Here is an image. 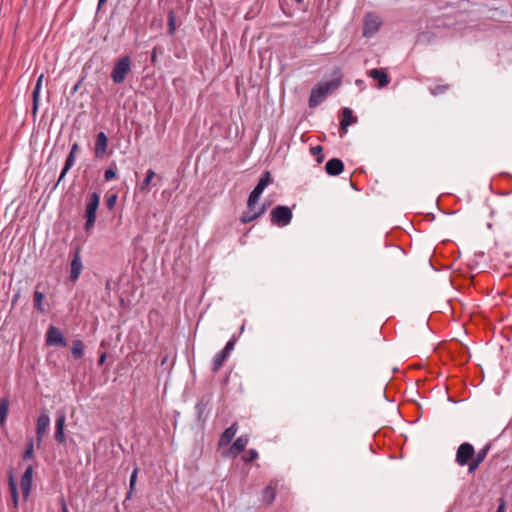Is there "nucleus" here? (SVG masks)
Instances as JSON below:
<instances>
[{"label":"nucleus","mask_w":512,"mask_h":512,"mask_svg":"<svg viewBox=\"0 0 512 512\" xmlns=\"http://www.w3.org/2000/svg\"><path fill=\"white\" fill-rule=\"evenodd\" d=\"M334 79L328 82L317 83L310 92L308 105L310 108L320 105L332 90L338 89L342 84L343 73L340 67H335L333 70Z\"/></svg>","instance_id":"f257e3e1"},{"label":"nucleus","mask_w":512,"mask_h":512,"mask_svg":"<svg viewBox=\"0 0 512 512\" xmlns=\"http://www.w3.org/2000/svg\"><path fill=\"white\" fill-rule=\"evenodd\" d=\"M131 71V58L128 55L117 60L111 72V79L115 84L124 82L127 74Z\"/></svg>","instance_id":"f03ea898"},{"label":"nucleus","mask_w":512,"mask_h":512,"mask_svg":"<svg viewBox=\"0 0 512 512\" xmlns=\"http://www.w3.org/2000/svg\"><path fill=\"white\" fill-rule=\"evenodd\" d=\"M293 217L292 210L285 205H277L270 212V221L278 227L287 226Z\"/></svg>","instance_id":"7ed1b4c3"},{"label":"nucleus","mask_w":512,"mask_h":512,"mask_svg":"<svg viewBox=\"0 0 512 512\" xmlns=\"http://www.w3.org/2000/svg\"><path fill=\"white\" fill-rule=\"evenodd\" d=\"M474 455V446L469 442H464L457 448L455 461L459 466L464 467L472 460Z\"/></svg>","instance_id":"20e7f679"},{"label":"nucleus","mask_w":512,"mask_h":512,"mask_svg":"<svg viewBox=\"0 0 512 512\" xmlns=\"http://www.w3.org/2000/svg\"><path fill=\"white\" fill-rule=\"evenodd\" d=\"M382 20L379 16L373 13H367L363 20V36L372 37L380 29Z\"/></svg>","instance_id":"39448f33"},{"label":"nucleus","mask_w":512,"mask_h":512,"mask_svg":"<svg viewBox=\"0 0 512 512\" xmlns=\"http://www.w3.org/2000/svg\"><path fill=\"white\" fill-rule=\"evenodd\" d=\"M211 399H212L211 394L203 395L195 405L197 421L199 423H201L202 425H204L206 423L207 416H208L207 412H208V409H209V406L211 403Z\"/></svg>","instance_id":"423d86ee"},{"label":"nucleus","mask_w":512,"mask_h":512,"mask_svg":"<svg viewBox=\"0 0 512 512\" xmlns=\"http://www.w3.org/2000/svg\"><path fill=\"white\" fill-rule=\"evenodd\" d=\"M47 345L52 346H66L67 343L65 341L64 336L62 335L61 331L56 328L55 326H50L47 331V338H46Z\"/></svg>","instance_id":"0eeeda50"},{"label":"nucleus","mask_w":512,"mask_h":512,"mask_svg":"<svg viewBox=\"0 0 512 512\" xmlns=\"http://www.w3.org/2000/svg\"><path fill=\"white\" fill-rule=\"evenodd\" d=\"M95 212H96V192H93L90 195V200L87 205V209H86V213H85V216L87 218L86 224H85L86 231L91 230L94 225Z\"/></svg>","instance_id":"6e6552de"},{"label":"nucleus","mask_w":512,"mask_h":512,"mask_svg":"<svg viewBox=\"0 0 512 512\" xmlns=\"http://www.w3.org/2000/svg\"><path fill=\"white\" fill-rule=\"evenodd\" d=\"M32 477H33V467L30 465L25 470V472L21 478V481H20V486H21V490H22L24 499H26L30 494L31 487H32Z\"/></svg>","instance_id":"1a4fd4ad"},{"label":"nucleus","mask_w":512,"mask_h":512,"mask_svg":"<svg viewBox=\"0 0 512 512\" xmlns=\"http://www.w3.org/2000/svg\"><path fill=\"white\" fill-rule=\"evenodd\" d=\"M344 162L339 158H332L325 164V171L329 176H338L344 171Z\"/></svg>","instance_id":"9d476101"},{"label":"nucleus","mask_w":512,"mask_h":512,"mask_svg":"<svg viewBox=\"0 0 512 512\" xmlns=\"http://www.w3.org/2000/svg\"><path fill=\"white\" fill-rule=\"evenodd\" d=\"M118 494V487L116 483H112L106 487L105 496L102 502H106L107 506H111L112 509L116 510L118 503L116 502V496Z\"/></svg>","instance_id":"9b49d317"},{"label":"nucleus","mask_w":512,"mask_h":512,"mask_svg":"<svg viewBox=\"0 0 512 512\" xmlns=\"http://www.w3.org/2000/svg\"><path fill=\"white\" fill-rule=\"evenodd\" d=\"M237 430H238L237 422H234L233 424H231V426L226 428L220 435L218 446L222 447V446L229 445L231 443V441L233 440V438L235 437Z\"/></svg>","instance_id":"f8f14e48"},{"label":"nucleus","mask_w":512,"mask_h":512,"mask_svg":"<svg viewBox=\"0 0 512 512\" xmlns=\"http://www.w3.org/2000/svg\"><path fill=\"white\" fill-rule=\"evenodd\" d=\"M249 442L248 435L239 436L231 445L229 451L226 455L237 456L239 453L243 452Z\"/></svg>","instance_id":"ddd939ff"},{"label":"nucleus","mask_w":512,"mask_h":512,"mask_svg":"<svg viewBox=\"0 0 512 512\" xmlns=\"http://www.w3.org/2000/svg\"><path fill=\"white\" fill-rule=\"evenodd\" d=\"M277 482L271 480L270 483L262 491V502L271 505L276 497Z\"/></svg>","instance_id":"4468645a"},{"label":"nucleus","mask_w":512,"mask_h":512,"mask_svg":"<svg viewBox=\"0 0 512 512\" xmlns=\"http://www.w3.org/2000/svg\"><path fill=\"white\" fill-rule=\"evenodd\" d=\"M368 74L371 78L378 81L380 88L386 87L390 83V77L383 69L374 68L371 69Z\"/></svg>","instance_id":"2eb2a0df"},{"label":"nucleus","mask_w":512,"mask_h":512,"mask_svg":"<svg viewBox=\"0 0 512 512\" xmlns=\"http://www.w3.org/2000/svg\"><path fill=\"white\" fill-rule=\"evenodd\" d=\"M49 426V417L47 414H41L37 420L36 434L40 443Z\"/></svg>","instance_id":"dca6fc26"},{"label":"nucleus","mask_w":512,"mask_h":512,"mask_svg":"<svg viewBox=\"0 0 512 512\" xmlns=\"http://www.w3.org/2000/svg\"><path fill=\"white\" fill-rule=\"evenodd\" d=\"M82 271V264L79 257V249L76 251L74 258L71 261L70 280L75 282Z\"/></svg>","instance_id":"f3484780"},{"label":"nucleus","mask_w":512,"mask_h":512,"mask_svg":"<svg viewBox=\"0 0 512 512\" xmlns=\"http://www.w3.org/2000/svg\"><path fill=\"white\" fill-rule=\"evenodd\" d=\"M43 80H44V74H41V75L38 77V79H37L36 86H35L34 91H33V94H32V97H33L32 114H33V115H36V113H37V111H38V106H39V91H40V89H41V86H42Z\"/></svg>","instance_id":"a211bd4d"},{"label":"nucleus","mask_w":512,"mask_h":512,"mask_svg":"<svg viewBox=\"0 0 512 512\" xmlns=\"http://www.w3.org/2000/svg\"><path fill=\"white\" fill-rule=\"evenodd\" d=\"M273 183V177L271 175L270 171H265L262 176L260 177L258 183L254 187L255 190L263 193L265 188Z\"/></svg>","instance_id":"6ab92c4d"},{"label":"nucleus","mask_w":512,"mask_h":512,"mask_svg":"<svg viewBox=\"0 0 512 512\" xmlns=\"http://www.w3.org/2000/svg\"><path fill=\"white\" fill-rule=\"evenodd\" d=\"M341 114H342V118L340 120V123H342V124L350 126V125L357 123V121H358V118L353 115V111L348 107H344L341 110Z\"/></svg>","instance_id":"aec40b11"},{"label":"nucleus","mask_w":512,"mask_h":512,"mask_svg":"<svg viewBox=\"0 0 512 512\" xmlns=\"http://www.w3.org/2000/svg\"><path fill=\"white\" fill-rule=\"evenodd\" d=\"M64 423H65V416L60 415L56 421V431H55V439L59 443H64V441H65Z\"/></svg>","instance_id":"412c9836"},{"label":"nucleus","mask_w":512,"mask_h":512,"mask_svg":"<svg viewBox=\"0 0 512 512\" xmlns=\"http://www.w3.org/2000/svg\"><path fill=\"white\" fill-rule=\"evenodd\" d=\"M229 357V354L226 353V351L221 350L218 352L213 359L212 363V371L215 373L220 370V368L223 366L224 362Z\"/></svg>","instance_id":"4be33fe9"},{"label":"nucleus","mask_w":512,"mask_h":512,"mask_svg":"<svg viewBox=\"0 0 512 512\" xmlns=\"http://www.w3.org/2000/svg\"><path fill=\"white\" fill-rule=\"evenodd\" d=\"M138 471L139 469L137 467L134 468V470L132 471L131 475H130V479H129V491L126 495V499L124 500L123 504L125 505L126 501L131 499L132 497V494L135 490V486H136V482H137V476H138Z\"/></svg>","instance_id":"5701e85b"},{"label":"nucleus","mask_w":512,"mask_h":512,"mask_svg":"<svg viewBox=\"0 0 512 512\" xmlns=\"http://www.w3.org/2000/svg\"><path fill=\"white\" fill-rule=\"evenodd\" d=\"M9 400L7 398L0 399V426H4L9 411Z\"/></svg>","instance_id":"b1692460"},{"label":"nucleus","mask_w":512,"mask_h":512,"mask_svg":"<svg viewBox=\"0 0 512 512\" xmlns=\"http://www.w3.org/2000/svg\"><path fill=\"white\" fill-rule=\"evenodd\" d=\"M259 218V214L255 213L254 209L247 208V211H244L240 217V222L242 224H248L253 222Z\"/></svg>","instance_id":"393cba45"},{"label":"nucleus","mask_w":512,"mask_h":512,"mask_svg":"<svg viewBox=\"0 0 512 512\" xmlns=\"http://www.w3.org/2000/svg\"><path fill=\"white\" fill-rule=\"evenodd\" d=\"M155 175H156V173L154 172V170L149 169L147 171L146 176L139 188L141 192H149L150 191V184H151L152 179L155 177Z\"/></svg>","instance_id":"a878e982"},{"label":"nucleus","mask_w":512,"mask_h":512,"mask_svg":"<svg viewBox=\"0 0 512 512\" xmlns=\"http://www.w3.org/2000/svg\"><path fill=\"white\" fill-rule=\"evenodd\" d=\"M9 488L10 493L13 499V506L14 508H17L18 506V492H17V484L15 482V479L12 474L9 476Z\"/></svg>","instance_id":"bb28decb"},{"label":"nucleus","mask_w":512,"mask_h":512,"mask_svg":"<svg viewBox=\"0 0 512 512\" xmlns=\"http://www.w3.org/2000/svg\"><path fill=\"white\" fill-rule=\"evenodd\" d=\"M108 138L104 132H98V157L107 150Z\"/></svg>","instance_id":"cd10ccee"},{"label":"nucleus","mask_w":512,"mask_h":512,"mask_svg":"<svg viewBox=\"0 0 512 512\" xmlns=\"http://www.w3.org/2000/svg\"><path fill=\"white\" fill-rule=\"evenodd\" d=\"M168 18V29L167 32L170 36H173L176 31V17L173 10H170L167 15Z\"/></svg>","instance_id":"c85d7f7f"},{"label":"nucleus","mask_w":512,"mask_h":512,"mask_svg":"<svg viewBox=\"0 0 512 512\" xmlns=\"http://www.w3.org/2000/svg\"><path fill=\"white\" fill-rule=\"evenodd\" d=\"M261 194H262L261 192L253 189L248 196L247 208L255 209V206H256L257 202L259 201Z\"/></svg>","instance_id":"c756f323"},{"label":"nucleus","mask_w":512,"mask_h":512,"mask_svg":"<svg viewBox=\"0 0 512 512\" xmlns=\"http://www.w3.org/2000/svg\"><path fill=\"white\" fill-rule=\"evenodd\" d=\"M33 299H34V307L39 312L43 313L44 312V308H43L42 302H43V299H44V294L42 292L36 290L34 292Z\"/></svg>","instance_id":"7c9ffc66"},{"label":"nucleus","mask_w":512,"mask_h":512,"mask_svg":"<svg viewBox=\"0 0 512 512\" xmlns=\"http://www.w3.org/2000/svg\"><path fill=\"white\" fill-rule=\"evenodd\" d=\"M491 447H492V444L491 443H487L478 452L475 451L474 457H476L478 460L484 462V460L486 459V457H487Z\"/></svg>","instance_id":"2f4dec72"},{"label":"nucleus","mask_w":512,"mask_h":512,"mask_svg":"<svg viewBox=\"0 0 512 512\" xmlns=\"http://www.w3.org/2000/svg\"><path fill=\"white\" fill-rule=\"evenodd\" d=\"M33 457H34V442H33V439H30L26 443V448L23 453V459L27 460V459H32Z\"/></svg>","instance_id":"473e14b6"},{"label":"nucleus","mask_w":512,"mask_h":512,"mask_svg":"<svg viewBox=\"0 0 512 512\" xmlns=\"http://www.w3.org/2000/svg\"><path fill=\"white\" fill-rule=\"evenodd\" d=\"M72 354L75 358H80L83 355V344L80 340L73 342Z\"/></svg>","instance_id":"72a5a7b5"},{"label":"nucleus","mask_w":512,"mask_h":512,"mask_svg":"<svg viewBox=\"0 0 512 512\" xmlns=\"http://www.w3.org/2000/svg\"><path fill=\"white\" fill-rule=\"evenodd\" d=\"M322 152H323V147L321 145H317V146H314L311 148V153H312V155L316 156V162L318 164L322 163L324 160V155Z\"/></svg>","instance_id":"f704fd0d"},{"label":"nucleus","mask_w":512,"mask_h":512,"mask_svg":"<svg viewBox=\"0 0 512 512\" xmlns=\"http://www.w3.org/2000/svg\"><path fill=\"white\" fill-rule=\"evenodd\" d=\"M258 452L255 449H250L242 456V460L245 463H251L258 458Z\"/></svg>","instance_id":"c9c22d12"},{"label":"nucleus","mask_w":512,"mask_h":512,"mask_svg":"<svg viewBox=\"0 0 512 512\" xmlns=\"http://www.w3.org/2000/svg\"><path fill=\"white\" fill-rule=\"evenodd\" d=\"M74 156L73 153H70L66 159V162H65V166H64V169L59 177V181H61L63 179V177L65 176L66 172L70 169V167L73 165L74 163Z\"/></svg>","instance_id":"e433bc0d"},{"label":"nucleus","mask_w":512,"mask_h":512,"mask_svg":"<svg viewBox=\"0 0 512 512\" xmlns=\"http://www.w3.org/2000/svg\"><path fill=\"white\" fill-rule=\"evenodd\" d=\"M449 89V85H436L434 87L429 88V91L432 95H440L445 93Z\"/></svg>","instance_id":"4c0bfd02"},{"label":"nucleus","mask_w":512,"mask_h":512,"mask_svg":"<svg viewBox=\"0 0 512 512\" xmlns=\"http://www.w3.org/2000/svg\"><path fill=\"white\" fill-rule=\"evenodd\" d=\"M237 342L236 335H233L231 339L226 343L225 347L222 349L223 351H226L230 355L231 351L234 349L235 344Z\"/></svg>","instance_id":"58836bf2"},{"label":"nucleus","mask_w":512,"mask_h":512,"mask_svg":"<svg viewBox=\"0 0 512 512\" xmlns=\"http://www.w3.org/2000/svg\"><path fill=\"white\" fill-rule=\"evenodd\" d=\"M116 201H117V194L116 193H112V194L108 195L107 199H106V206H107V208L109 210H113V208L115 207Z\"/></svg>","instance_id":"ea45409f"},{"label":"nucleus","mask_w":512,"mask_h":512,"mask_svg":"<svg viewBox=\"0 0 512 512\" xmlns=\"http://www.w3.org/2000/svg\"><path fill=\"white\" fill-rule=\"evenodd\" d=\"M104 177L106 181H110L116 177V170L112 167L106 169L104 173Z\"/></svg>","instance_id":"a19ab883"},{"label":"nucleus","mask_w":512,"mask_h":512,"mask_svg":"<svg viewBox=\"0 0 512 512\" xmlns=\"http://www.w3.org/2000/svg\"><path fill=\"white\" fill-rule=\"evenodd\" d=\"M498 502H499V504H498L496 512H505V507H506L505 499L503 497H501L498 499Z\"/></svg>","instance_id":"79ce46f5"},{"label":"nucleus","mask_w":512,"mask_h":512,"mask_svg":"<svg viewBox=\"0 0 512 512\" xmlns=\"http://www.w3.org/2000/svg\"><path fill=\"white\" fill-rule=\"evenodd\" d=\"M348 127L349 126L340 123V125H339V135H340L341 138H343L347 134Z\"/></svg>","instance_id":"37998d69"},{"label":"nucleus","mask_w":512,"mask_h":512,"mask_svg":"<svg viewBox=\"0 0 512 512\" xmlns=\"http://www.w3.org/2000/svg\"><path fill=\"white\" fill-rule=\"evenodd\" d=\"M466 466H468V473L469 474L474 473L479 468L473 462H469Z\"/></svg>","instance_id":"c03bdc74"},{"label":"nucleus","mask_w":512,"mask_h":512,"mask_svg":"<svg viewBox=\"0 0 512 512\" xmlns=\"http://www.w3.org/2000/svg\"><path fill=\"white\" fill-rule=\"evenodd\" d=\"M267 210V205L262 204L257 211H255L256 214H259V217H261Z\"/></svg>","instance_id":"a18cd8bd"},{"label":"nucleus","mask_w":512,"mask_h":512,"mask_svg":"<svg viewBox=\"0 0 512 512\" xmlns=\"http://www.w3.org/2000/svg\"><path fill=\"white\" fill-rule=\"evenodd\" d=\"M106 358H107V353L106 352L100 354L99 357H98V366L103 365L105 360H106Z\"/></svg>","instance_id":"49530a36"},{"label":"nucleus","mask_w":512,"mask_h":512,"mask_svg":"<svg viewBox=\"0 0 512 512\" xmlns=\"http://www.w3.org/2000/svg\"><path fill=\"white\" fill-rule=\"evenodd\" d=\"M470 462H473L477 467H479L483 462L478 460L476 457L473 456L472 460Z\"/></svg>","instance_id":"de8ad7c7"},{"label":"nucleus","mask_w":512,"mask_h":512,"mask_svg":"<svg viewBox=\"0 0 512 512\" xmlns=\"http://www.w3.org/2000/svg\"><path fill=\"white\" fill-rule=\"evenodd\" d=\"M107 2V0H98V11L101 9V7Z\"/></svg>","instance_id":"09e8293b"},{"label":"nucleus","mask_w":512,"mask_h":512,"mask_svg":"<svg viewBox=\"0 0 512 512\" xmlns=\"http://www.w3.org/2000/svg\"><path fill=\"white\" fill-rule=\"evenodd\" d=\"M77 149H78V145H77V144H74V145L72 146V149H71V152H70V153H73V155H75V153H76Z\"/></svg>","instance_id":"8fccbe9b"},{"label":"nucleus","mask_w":512,"mask_h":512,"mask_svg":"<svg viewBox=\"0 0 512 512\" xmlns=\"http://www.w3.org/2000/svg\"><path fill=\"white\" fill-rule=\"evenodd\" d=\"M155 60H156V54H155V52H153L152 61L154 62Z\"/></svg>","instance_id":"3c124183"},{"label":"nucleus","mask_w":512,"mask_h":512,"mask_svg":"<svg viewBox=\"0 0 512 512\" xmlns=\"http://www.w3.org/2000/svg\"><path fill=\"white\" fill-rule=\"evenodd\" d=\"M63 510H64V512H67V508H66L65 503H63Z\"/></svg>","instance_id":"603ef678"},{"label":"nucleus","mask_w":512,"mask_h":512,"mask_svg":"<svg viewBox=\"0 0 512 512\" xmlns=\"http://www.w3.org/2000/svg\"><path fill=\"white\" fill-rule=\"evenodd\" d=\"M296 2H297L298 4H302V3H303V0H296Z\"/></svg>","instance_id":"864d4df0"}]
</instances>
